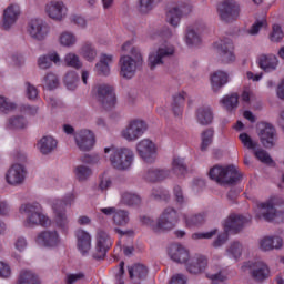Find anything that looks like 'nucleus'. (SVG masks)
<instances>
[{
    "instance_id": "obj_11",
    "label": "nucleus",
    "mask_w": 284,
    "mask_h": 284,
    "mask_svg": "<svg viewBox=\"0 0 284 284\" xmlns=\"http://www.w3.org/2000/svg\"><path fill=\"white\" fill-rule=\"evenodd\" d=\"M190 12H192V4L190 3L173 4L166 9V21L173 28H179L181 19Z\"/></svg>"
},
{
    "instance_id": "obj_29",
    "label": "nucleus",
    "mask_w": 284,
    "mask_h": 284,
    "mask_svg": "<svg viewBox=\"0 0 284 284\" xmlns=\"http://www.w3.org/2000/svg\"><path fill=\"white\" fill-rule=\"evenodd\" d=\"M283 247V237L265 236L260 240V250L262 252H272V250H281Z\"/></svg>"
},
{
    "instance_id": "obj_35",
    "label": "nucleus",
    "mask_w": 284,
    "mask_h": 284,
    "mask_svg": "<svg viewBox=\"0 0 284 284\" xmlns=\"http://www.w3.org/2000/svg\"><path fill=\"white\" fill-rule=\"evenodd\" d=\"M258 65L264 72H272L278 67V58L276 55H261L258 59Z\"/></svg>"
},
{
    "instance_id": "obj_38",
    "label": "nucleus",
    "mask_w": 284,
    "mask_h": 284,
    "mask_svg": "<svg viewBox=\"0 0 284 284\" xmlns=\"http://www.w3.org/2000/svg\"><path fill=\"white\" fill-rule=\"evenodd\" d=\"M28 128V120L23 115H13L7 121L8 130H26Z\"/></svg>"
},
{
    "instance_id": "obj_48",
    "label": "nucleus",
    "mask_w": 284,
    "mask_h": 284,
    "mask_svg": "<svg viewBox=\"0 0 284 284\" xmlns=\"http://www.w3.org/2000/svg\"><path fill=\"white\" fill-rule=\"evenodd\" d=\"M112 221L115 225L124 226L126 223H130V213L125 210H118L112 217Z\"/></svg>"
},
{
    "instance_id": "obj_4",
    "label": "nucleus",
    "mask_w": 284,
    "mask_h": 284,
    "mask_svg": "<svg viewBox=\"0 0 284 284\" xmlns=\"http://www.w3.org/2000/svg\"><path fill=\"white\" fill-rule=\"evenodd\" d=\"M176 223H179V211L172 206L165 207L156 222L150 217H143V225H148L154 232H170L176 227Z\"/></svg>"
},
{
    "instance_id": "obj_47",
    "label": "nucleus",
    "mask_w": 284,
    "mask_h": 284,
    "mask_svg": "<svg viewBox=\"0 0 284 284\" xmlns=\"http://www.w3.org/2000/svg\"><path fill=\"white\" fill-rule=\"evenodd\" d=\"M222 105L227 110V112H232L235 108H239V94L232 93L230 95H225L221 100Z\"/></svg>"
},
{
    "instance_id": "obj_59",
    "label": "nucleus",
    "mask_w": 284,
    "mask_h": 284,
    "mask_svg": "<svg viewBox=\"0 0 284 284\" xmlns=\"http://www.w3.org/2000/svg\"><path fill=\"white\" fill-rule=\"evenodd\" d=\"M255 156L257 158L261 163H265L266 165H270L273 163L272 156H270V153L263 149H258L254 151Z\"/></svg>"
},
{
    "instance_id": "obj_22",
    "label": "nucleus",
    "mask_w": 284,
    "mask_h": 284,
    "mask_svg": "<svg viewBox=\"0 0 284 284\" xmlns=\"http://www.w3.org/2000/svg\"><path fill=\"white\" fill-rule=\"evenodd\" d=\"M21 17V8L18 4H10L3 10L2 29L12 30Z\"/></svg>"
},
{
    "instance_id": "obj_37",
    "label": "nucleus",
    "mask_w": 284,
    "mask_h": 284,
    "mask_svg": "<svg viewBox=\"0 0 284 284\" xmlns=\"http://www.w3.org/2000/svg\"><path fill=\"white\" fill-rule=\"evenodd\" d=\"M77 41H79L77 34L72 31H62L58 36V43L61 48H74Z\"/></svg>"
},
{
    "instance_id": "obj_30",
    "label": "nucleus",
    "mask_w": 284,
    "mask_h": 284,
    "mask_svg": "<svg viewBox=\"0 0 284 284\" xmlns=\"http://www.w3.org/2000/svg\"><path fill=\"white\" fill-rule=\"evenodd\" d=\"M158 149L156 144L150 140L144 139L143 140V162L144 163H155L156 156H158Z\"/></svg>"
},
{
    "instance_id": "obj_58",
    "label": "nucleus",
    "mask_w": 284,
    "mask_h": 284,
    "mask_svg": "<svg viewBox=\"0 0 284 284\" xmlns=\"http://www.w3.org/2000/svg\"><path fill=\"white\" fill-rule=\"evenodd\" d=\"M151 196L155 199V201H164L165 203L171 199L170 192L162 189L153 190Z\"/></svg>"
},
{
    "instance_id": "obj_63",
    "label": "nucleus",
    "mask_w": 284,
    "mask_h": 284,
    "mask_svg": "<svg viewBox=\"0 0 284 284\" xmlns=\"http://www.w3.org/2000/svg\"><path fill=\"white\" fill-rule=\"evenodd\" d=\"M85 275L83 273H69L65 275V284H77L79 281H83Z\"/></svg>"
},
{
    "instance_id": "obj_21",
    "label": "nucleus",
    "mask_w": 284,
    "mask_h": 284,
    "mask_svg": "<svg viewBox=\"0 0 284 284\" xmlns=\"http://www.w3.org/2000/svg\"><path fill=\"white\" fill-rule=\"evenodd\" d=\"M250 223H252V217L233 214L226 219L224 230L231 234H239V232H243V227L250 225Z\"/></svg>"
},
{
    "instance_id": "obj_8",
    "label": "nucleus",
    "mask_w": 284,
    "mask_h": 284,
    "mask_svg": "<svg viewBox=\"0 0 284 284\" xmlns=\"http://www.w3.org/2000/svg\"><path fill=\"white\" fill-rule=\"evenodd\" d=\"M120 136L128 143H136L143 138V119H132L121 130Z\"/></svg>"
},
{
    "instance_id": "obj_41",
    "label": "nucleus",
    "mask_w": 284,
    "mask_h": 284,
    "mask_svg": "<svg viewBox=\"0 0 284 284\" xmlns=\"http://www.w3.org/2000/svg\"><path fill=\"white\" fill-rule=\"evenodd\" d=\"M73 173L77 181L80 183H85V181H89L90 176H92V169L90 166L80 164L74 168Z\"/></svg>"
},
{
    "instance_id": "obj_51",
    "label": "nucleus",
    "mask_w": 284,
    "mask_h": 284,
    "mask_svg": "<svg viewBox=\"0 0 284 284\" xmlns=\"http://www.w3.org/2000/svg\"><path fill=\"white\" fill-rule=\"evenodd\" d=\"M74 201H77V195H74V193H69L63 199L53 200L51 205H54L60 202L61 203L60 209L65 210V207L70 205H74Z\"/></svg>"
},
{
    "instance_id": "obj_1",
    "label": "nucleus",
    "mask_w": 284,
    "mask_h": 284,
    "mask_svg": "<svg viewBox=\"0 0 284 284\" xmlns=\"http://www.w3.org/2000/svg\"><path fill=\"white\" fill-rule=\"evenodd\" d=\"M20 214H24L23 225L28 230L34 227H52V217L45 213V209L39 202H27L20 205Z\"/></svg>"
},
{
    "instance_id": "obj_17",
    "label": "nucleus",
    "mask_w": 284,
    "mask_h": 284,
    "mask_svg": "<svg viewBox=\"0 0 284 284\" xmlns=\"http://www.w3.org/2000/svg\"><path fill=\"white\" fill-rule=\"evenodd\" d=\"M214 48L222 63H232L234 61V43L230 38L215 42Z\"/></svg>"
},
{
    "instance_id": "obj_19",
    "label": "nucleus",
    "mask_w": 284,
    "mask_h": 284,
    "mask_svg": "<svg viewBox=\"0 0 284 284\" xmlns=\"http://www.w3.org/2000/svg\"><path fill=\"white\" fill-rule=\"evenodd\" d=\"M257 135L264 148H274V141H276V129L274 125L265 122L260 123L257 125Z\"/></svg>"
},
{
    "instance_id": "obj_10",
    "label": "nucleus",
    "mask_w": 284,
    "mask_h": 284,
    "mask_svg": "<svg viewBox=\"0 0 284 284\" xmlns=\"http://www.w3.org/2000/svg\"><path fill=\"white\" fill-rule=\"evenodd\" d=\"M217 14L224 23H234L241 14V7L234 0H224L217 7Z\"/></svg>"
},
{
    "instance_id": "obj_33",
    "label": "nucleus",
    "mask_w": 284,
    "mask_h": 284,
    "mask_svg": "<svg viewBox=\"0 0 284 284\" xmlns=\"http://www.w3.org/2000/svg\"><path fill=\"white\" fill-rule=\"evenodd\" d=\"M196 121L200 125H212L214 121V112L210 106H200L196 110Z\"/></svg>"
},
{
    "instance_id": "obj_25",
    "label": "nucleus",
    "mask_w": 284,
    "mask_h": 284,
    "mask_svg": "<svg viewBox=\"0 0 284 284\" xmlns=\"http://www.w3.org/2000/svg\"><path fill=\"white\" fill-rule=\"evenodd\" d=\"M207 268V257L204 255H194L186 263V271L189 274H203Z\"/></svg>"
},
{
    "instance_id": "obj_40",
    "label": "nucleus",
    "mask_w": 284,
    "mask_h": 284,
    "mask_svg": "<svg viewBox=\"0 0 284 284\" xmlns=\"http://www.w3.org/2000/svg\"><path fill=\"white\" fill-rule=\"evenodd\" d=\"M214 141V128H207L201 133V152H207V149Z\"/></svg>"
},
{
    "instance_id": "obj_26",
    "label": "nucleus",
    "mask_w": 284,
    "mask_h": 284,
    "mask_svg": "<svg viewBox=\"0 0 284 284\" xmlns=\"http://www.w3.org/2000/svg\"><path fill=\"white\" fill-rule=\"evenodd\" d=\"M53 63L55 65H59V63H61V55H59V52L57 51H51L47 54H42L37 60V65L40 70H50Z\"/></svg>"
},
{
    "instance_id": "obj_9",
    "label": "nucleus",
    "mask_w": 284,
    "mask_h": 284,
    "mask_svg": "<svg viewBox=\"0 0 284 284\" xmlns=\"http://www.w3.org/2000/svg\"><path fill=\"white\" fill-rule=\"evenodd\" d=\"M27 32L33 41H45L50 34V24L41 18H34L29 21Z\"/></svg>"
},
{
    "instance_id": "obj_44",
    "label": "nucleus",
    "mask_w": 284,
    "mask_h": 284,
    "mask_svg": "<svg viewBox=\"0 0 284 284\" xmlns=\"http://www.w3.org/2000/svg\"><path fill=\"white\" fill-rule=\"evenodd\" d=\"M185 103V92L173 95L172 111L175 116L183 114V104Z\"/></svg>"
},
{
    "instance_id": "obj_39",
    "label": "nucleus",
    "mask_w": 284,
    "mask_h": 284,
    "mask_svg": "<svg viewBox=\"0 0 284 284\" xmlns=\"http://www.w3.org/2000/svg\"><path fill=\"white\" fill-rule=\"evenodd\" d=\"M186 227H201V225H205V221H207V215L205 213H197L193 215L184 216Z\"/></svg>"
},
{
    "instance_id": "obj_14",
    "label": "nucleus",
    "mask_w": 284,
    "mask_h": 284,
    "mask_svg": "<svg viewBox=\"0 0 284 284\" xmlns=\"http://www.w3.org/2000/svg\"><path fill=\"white\" fill-rule=\"evenodd\" d=\"M97 97L104 110H112L116 105V94H114V89L109 84H99L97 87Z\"/></svg>"
},
{
    "instance_id": "obj_45",
    "label": "nucleus",
    "mask_w": 284,
    "mask_h": 284,
    "mask_svg": "<svg viewBox=\"0 0 284 284\" xmlns=\"http://www.w3.org/2000/svg\"><path fill=\"white\" fill-rule=\"evenodd\" d=\"M63 83L67 90L74 91L77 88H79V74L77 71L67 72L63 78Z\"/></svg>"
},
{
    "instance_id": "obj_53",
    "label": "nucleus",
    "mask_w": 284,
    "mask_h": 284,
    "mask_svg": "<svg viewBox=\"0 0 284 284\" xmlns=\"http://www.w3.org/2000/svg\"><path fill=\"white\" fill-rule=\"evenodd\" d=\"M110 187H112V178H110L108 173L101 174L98 190H100V192H108Z\"/></svg>"
},
{
    "instance_id": "obj_3",
    "label": "nucleus",
    "mask_w": 284,
    "mask_h": 284,
    "mask_svg": "<svg viewBox=\"0 0 284 284\" xmlns=\"http://www.w3.org/2000/svg\"><path fill=\"white\" fill-rule=\"evenodd\" d=\"M143 63V54L141 53V49L138 47H133L131 49V55L122 54L120 55L118 65H119V74L122 79H134L136 77V70Z\"/></svg>"
},
{
    "instance_id": "obj_60",
    "label": "nucleus",
    "mask_w": 284,
    "mask_h": 284,
    "mask_svg": "<svg viewBox=\"0 0 284 284\" xmlns=\"http://www.w3.org/2000/svg\"><path fill=\"white\" fill-rule=\"evenodd\" d=\"M284 37L283 29L278 24L273 26V30L270 34V40L273 41V43H278V41H282Z\"/></svg>"
},
{
    "instance_id": "obj_18",
    "label": "nucleus",
    "mask_w": 284,
    "mask_h": 284,
    "mask_svg": "<svg viewBox=\"0 0 284 284\" xmlns=\"http://www.w3.org/2000/svg\"><path fill=\"white\" fill-rule=\"evenodd\" d=\"M97 245L95 253H93V258H104L108 250L112 247V241L110 240V234L103 229H98L95 233Z\"/></svg>"
},
{
    "instance_id": "obj_49",
    "label": "nucleus",
    "mask_w": 284,
    "mask_h": 284,
    "mask_svg": "<svg viewBox=\"0 0 284 284\" xmlns=\"http://www.w3.org/2000/svg\"><path fill=\"white\" fill-rule=\"evenodd\" d=\"M17 108V103H14L10 98L0 95V112L3 114H10V112H14Z\"/></svg>"
},
{
    "instance_id": "obj_55",
    "label": "nucleus",
    "mask_w": 284,
    "mask_h": 284,
    "mask_svg": "<svg viewBox=\"0 0 284 284\" xmlns=\"http://www.w3.org/2000/svg\"><path fill=\"white\" fill-rule=\"evenodd\" d=\"M226 252L231 254L233 258H240L241 254H243V244L241 242H233Z\"/></svg>"
},
{
    "instance_id": "obj_23",
    "label": "nucleus",
    "mask_w": 284,
    "mask_h": 284,
    "mask_svg": "<svg viewBox=\"0 0 284 284\" xmlns=\"http://www.w3.org/2000/svg\"><path fill=\"white\" fill-rule=\"evenodd\" d=\"M36 243L38 245H43V247H59L61 243V235L57 230H45L38 234L36 237Z\"/></svg>"
},
{
    "instance_id": "obj_46",
    "label": "nucleus",
    "mask_w": 284,
    "mask_h": 284,
    "mask_svg": "<svg viewBox=\"0 0 284 284\" xmlns=\"http://www.w3.org/2000/svg\"><path fill=\"white\" fill-rule=\"evenodd\" d=\"M18 284H40L39 276L32 271L20 272Z\"/></svg>"
},
{
    "instance_id": "obj_56",
    "label": "nucleus",
    "mask_w": 284,
    "mask_h": 284,
    "mask_svg": "<svg viewBox=\"0 0 284 284\" xmlns=\"http://www.w3.org/2000/svg\"><path fill=\"white\" fill-rule=\"evenodd\" d=\"M239 139L248 150H256V148H258V142H254L247 133L240 134Z\"/></svg>"
},
{
    "instance_id": "obj_2",
    "label": "nucleus",
    "mask_w": 284,
    "mask_h": 284,
    "mask_svg": "<svg viewBox=\"0 0 284 284\" xmlns=\"http://www.w3.org/2000/svg\"><path fill=\"white\" fill-rule=\"evenodd\" d=\"M105 159H109L110 164L119 172H125L132 168L134 163V151L130 148H104Z\"/></svg>"
},
{
    "instance_id": "obj_12",
    "label": "nucleus",
    "mask_w": 284,
    "mask_h": 284,
    "mask_svg": "<svg viewBox=\"0 0 284 284\" xmlns=\"http://www.w3.org/2000/svg\"><path fill=\"white\" fill-rule=\"evenodd\" d=\"M51 210L53 214V223L62 234H68L70 231V216L68 215L67 209H61V202L51 204Z\"/></svg>"
},
{
    "instance_id": "obj_50",
    "label": "nucleus",
    "mask_w": 284,
    "mask_h": 284,
    "mask_svg": "<svg viewBox=\"0 0 284 284\" xmlns=\"http://www.w3.org/2000/svg\"><path fill=\"white\" fill-rule=\"evenodd\" d=\"M185 42L189 45H199L201 43V36L192 27H187Z\"/></svg>"
},
{
    "instance_id": "obj_20",
    "label": "nucleus",
    "mask_w": 284,
    "mask_h": 284,
    "mask_svg": "<svg viewBox=\"0 0 284 284\" xmlns=\"http://www.w3.org/2000/svg\"><path fill=\"white\" fill-rule=\"evenodd\" d=\"M74 143L81 152H90L94 148V133L88 129H82L74 133Z\"/></svg>"
},
{
    "instance_id": "obj_34",
    "label": "nucleus",
    "mask_w": 284,
    "mask_h": 284,
    "mask_svg": "<svg viewBox=\"0 0 284 284\" xmlns=\"http://www.w3.org/2000/svg\"><path fill=\"white\" fill-rule=\"evenodd\" d=\"M141 195L132 192H122L120 196V203L126 207H139L142 203Z\"/></svg>"
},
{
    "instance_id": "obj_13",
    "label": "nucleus",
    "mask_w": 284,
    "mask_h": 284,
    "mask_svg": "<svg viewBox=\"0 0 284 284\" xmlns=\"http://www.w3.org/2000/svg\"><path fill=\"white\" fill-rule=\"evenodd\" d=\"M242 267L250 270L248 274L255 283H263L270 278V266L264 262H247Z\"/></svg>"
},
{
    "instance_id": "obj_7",
    "label": "nucleus",
    "mask_w": 284,
    "mask_h": 284,
    "mask_svg": "<svg viewBox=\"0 0 284 284\" xmlns=\"http://www.w3.org/2000/svg\"><path fill=\"white\" fill-rule=\"evenodd\" d=\"M44 14H47L51 21L61 23L68 19V6L63 0H50L44 6Z\"/></svg>"
},
{
    "instance_id": "obj_6",
    "label": "nucleus",
    "mask_w": 284,
    "mask_h": 284,
    "mask_svg": "<svg viewBox=\"0 0 284 284\" xmlns=\"http://www.w3.org/2000/svg\"><path fill=\"white\" fill-rule=\"evenodd\" d=\"M171 57H174V45L164 41L149 54L148 67L150 70H156L158 65H163L165 59H170Z\"/></svg>"
},
{
    "instance_id": "obj_64",
    "label": "nucleus",
    "mask_w": 284,
    "mask_h": 284,
    "mask_svg": "<svg viewBox=\"0 0 284 284\" xmlns=\"http://www.w3.org/2000/svg\"><path fill=\"white\" fill-rule=\"evenodd\" d=\"M94 72L100 77H110L111 69L109 65L101 63L100 61L94 67Z\"/></svg>"
},
{
    "instance_id": "obj_57",
    "label": "nucleus",
    "mask_w": 284,
    "mask_h": 284,
    "mask_svg": "<svg viewBox=\"0 0 284 284\" xmlns=\"http://www.w3.org/2000/svg\"><path fill=\"white\" fill-rule=\"evenodd\" d=\"M263 28H267V20H265V19L256 20L255 23L252 24V27L250 28V30L247 32H248V34L254 37L256 34H258V32H261V30H263Z\"/></svg>"
},
{
    "instance_id": "obj_15",
    "label": "nucleus",
    "mask_w": 284,
    "mask_h": 284,
    "mask_svg": "<svg viewBox=\"0 0 284 284\" xmlns=\"http://www.w3.org/2000/svg\"><path fill=\"white\" fill-rule=\"evenodd\" d=\"M278 205H283V199L281 197H272L267 202L257 204L260 210V214H257V219H264V221H274L276 219V207Z\"/></svg>"
},
{
    "instance_id": "obj_32",
    "label": "nucleus",
    "mask_w": 284,
    "mask_h": 284,
    "mask_svg": "<svg viewBox=\"0 0 284 284\" xmlns=\"http://www.w3.org/2000/svg\"><path fill=\"white\" fill-rule=\"evenodd\" d=\"M80 55L84 61H88V63H94L99 57V51H97L94 43L84 42L80 48Z\"/></svg>"
},
{
    "instance_id": "obj_27",
    "label": "nucleus",
    "mask_w": 284,
    "mask_h": 284,
    "mask_svg": "<svg viewBox=\"0 0 284 284\" xmlns=\"http://www.w3.org/2000/svg\"><path fill=\"white\" fill-rule=\"evenodd\" d=\"M169 256L174 263H187L190 261V251L183 245L173 244L169 248Z\"/></svg>"
},
{
    "instance_id": "obj_28",
    "label": "nucleus",
    "mask_w": 284,
    "mask_h": 284,
    "mask_svg": "<svg viewBox=\"0 0 284 284\" xmlns=\"http://www.w3.org/2000/svg\"><path fill=\"white\" fill-rule=\"evenodd\" d=\"M58 144L59 142H57V139H54L52 135H44L38 141L37 149L39 150L40 154L45 156L48 154H52V152L57 150Z\"/></svg>"
},
{
    "instance_id": "obj_24",
    "label": "nucleus",
    "mask_w": 284,
    "mask_h": 284,
    "mask_svg": "<svg viewBox=\"0 0 284 284\" xmlns=\"http://www.w3.org/2000/svg\"><path fill=\"white\" fill-rule=\"evenodd\" d=\"M77 247L82 256H88L92 250V235L90 232L79 229L75 231Z\"/></svg>"
},
{
    "instance_id": "obj_61",
    "label": "nucleus",
    "mask_w": 284,
    "mask_h": 284,
    "mask_svg": "<svg viewBox=\"0 0 284 284\" xmlns=\"http://www.w3.org/2000/svg\"><path fill=\"white\" fill-rule=\"evenodd\" d=\"M173 196L178 205H183L185 203V193H183V187H181V185H174Z\"/></svg>"
},
{
    "instance_id": "obj_36",
    "label": "nucleus",
    "mask_w": 284,
    "mask_h": 284,
    "mask_svg": "<svg viewBox=\"0 0 284 284\" xmlns=\"http://www.w3.org/2000/svg\"><path fill=\"white\" fill-rule=\"evenodd\" d=\"M229 79H230V75H227L225 71H221V70L215 71L211 75V85L214 92H219V90H221V88H223V85L227 83Z\"/></svg>"
},
{
    "instance_id": "obj_54",
    "label": "nucleus",
    "mask_w": 284,
    "mask_h": 284,
    "mask_svg": "<svg viewBox=\"0 0 284 284\" xmlns=\"http://www.w3.org/2000/svg\"><path fill=\"white\" fill-rule=\"evenodd\" d=\"M172 170L175 174H185V172H187V166H185L183 159L175 158L172 162Z\"/></svg>"
},
{
    "instance_id": "obj_5",
    "label": "nucleus",
    "mask_w": 284,
    "mask_h": 284,
    "mask_svg": "<svg viewBox=\"0 0 284 284\" xmlns=\"http://www.w3.org/2000/svg\"><path fill=\"white\" fill-rule=\"evenodd\" d=\"M209 176L220 185H234L243 179L236 166L232 164L225 168L221 165L213 166L209 172Z\"/></svg>"
},
{
    "instance_id": "obj_31",
    "label": "nucleus",
    "mask_w": 284,
    "mask_h": 284,
    "mask_svg": "<svg viewBox=\"0 0 284 284\" xmlns=\"http://www.w3.org/2000/svg\"><path fill=\"white\" fill-rule=\"evenodd\" d=\"M145 179L150 183H161V181L170 179V169H149L146 171Z\"/></svg>"
},
{
    "instance_id": "obj_43",
    "label": "nucleus",
    "mask_w": 284,
    "mask_h": 284,
    "mask_svg": "<svg viewBox=\"0 0 284 284\" xmlns=\"http://www.w3.org/2000/svg\"><path fill=\"white\" fill-rule=\"evenodd\" d=\"M64 65L67 68H73L74 70H81L83 68V62L81 61V58L74 52H69L64 55Z\"/></svg>"
},
{
    "instance_id": "obj_62",
    "label": "nucleus",
    "mask_w": 284,
    "mask_h": 284,
    "mask_svg": "<svg viewBox=\"0 0 284 284\" xmlns=\"http://www.w3.org/2000/svg\"><path fill=\"white\" fill-rule=\"evenodd\" d=\"M26 94L30 101H37V99H39V90L34 84L29 82L26 83Z\"/></svg>"
},
{
    "instance_id": "obj_52",
    "label": "nucleus",
    "mask_w": 284,
    "mask_h": 284,
    "mask_svg": "<svg viewBox=\"0 0 284 284\" xmlns=\"http://www.w3.org/2000/svg\"><path fill=\"white\" fill-rule=\"evenodd\" d=\"M128 272L131 281L141 280L143 277L142 264H133L131 266H128Z\"/></svg>"
},
{
    "instance_id": "obj_42",
    "label": "nucleus",
    "mask_w": 284,
    "mask_h": 284,
    "mask_svg": "<svg viewBox=\"0 0 284 284\" xmlns=\"http://www.w3.org/2000/svg\"><path fill=\"white\" fill-rule=\"evenodd\" d=\"M42 85L44 90H57L60 85L59 75H57L54 72H48L42 78Z\"/></svg>"
},
{
    "instance_id": "obj_16",
    "label": "nucleus",
    "mask_w": 284,
    "mask_h": 284,
    "mask_svg": "<svg viewBox=\"0 0 284 284\" xmlns=\"http://www.w3.org/2000/svg\"><path fill=\"white\" fill-rule=\"evenodd\" d=\"M26 166L20 163L12 164L6 173V181L9 185L17 187L26 183Z\"/></svg>"
}]
</instances>
